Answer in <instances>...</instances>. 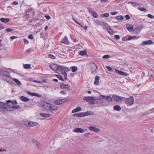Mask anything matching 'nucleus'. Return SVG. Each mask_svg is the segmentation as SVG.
<instances>
[{
    "instance_id": "nucleus-11",
    "label": "nucleus",
    "mask_w": 154,
    "mask_h": 154,
    "mask_svg": "<svg viewBox=\"0 0 154 154\" xmlns=\"http://www.w3.org/2000/svg\"><path fill=\"white\" fill-rule=\"evenodd\" d=\"M65 101L64 100H55L54 102V103L55 104L57 105H60L63 103Z\"/></svg>"
},
{
    "instance_id": "nucleus-32",
    "label": "nucleus",
    "mask_w": 154,
    "mask_h": 154,
    "mask_svg": "<svg viewBox=\"0 0 154 154\" xmlns=\"http://www.w3.org/2000/svg\"><path fill=\"white\" fill-rule=\"evenodd\" d=\"M109 16V14L108 13H106L103 14H102L100 16L102 17H106Z\"/></svg>"
},
{
    "instance_id": "nucleus-3",
    "label": "nucleus",
    "mask_w": 154,
    "mask_h": 154,
    "mask_svg": "<svg viewBox=\"0 0 154 154\" xmlns=\"http://www.w3.org/2000/svg\"><path fill=\"white\" fill-rule=\"evenodd\" d=\"M83 100L87 102H89L91 104L95 103L96 99L93 97H85L83 98Z\"/></svg>"
},
{
    "instance_id": "nucleus-18",
    "label": "nucleus",
    "mask_w": 154,
    "mask_h": 154,
    "mask_svg": "<svg viewBox=\"0 0 154 154\" xmlns=\"http://www.w3.org/2000/svg\"><path fill=\"white\" fill-rule=\"evenodd\" d=\"M7 102L5 103H4L0 102V108H2L6 109Z\"/></svg>"
},
{
    "instance_id": "nucleus-4",
    "label": "nucleus",
    "mask_w": 154,
    "mask_h": 154,
    "mask_svg": "<svg viewBox=\"0 0 154 154\" xmlns=\"http://www.w3.org/2000/svg\"><path fill=\"white\" fill-rule=\"evenodd\" d=\"M3 79L9 83L11 82L12 78L10 76L9 74L6 71H3Z\"/></svg>"
},
{
    "instance_id": "nucleus-16",
    "label": "nucleus",
    "mask_w": 154,
    "mask_h": 154,
    "mask_svg": "<svg viewBox=\"0 0 154 154\" xmlns=\"http://www.w3.org/2000/svg\"><path fill=\"white\" fill-rule=\"evenodd\" d=\"M89 129L91 131H94L96 132H97L100 131L98 128L93 126H90L89 127Z\"/></svg>"
},
{
    "instance_id": "nucleus-5",
    "label": "nucleus",
    "mask_w": 154,
    "mask_h": 154,
    "mask_svg": "<svg viewBox=\"0 0 154 154\" xmlns=\"http://www.w3.org/2000/svg\"><path fill=\"white\" fill-rule=\"evenodd\" d=\"M134 98L132 96H131L125 100V103L127 105H132L134 103Z\"/></svg>"
},
{
    "instance_id": "nucleus-60",
    "label": "nucleus",
    "mask_w": 154,
    "mask_h": 154,
    "mask_svg": "<svg viewBox=\"0 0 154 154\" xmlns=\"http://www.w3.org/2000/svg\"><path fill=\"white\" fill-rule=\"evenodd\" d=\"M80 117H83L85 116L84 113H79Z\"/></svg>"
},
{
    "instance_id": "nucleus-20",
    "label": "nucleus",
    "mask_w": 154,
    "mask_h": 154,
    "mask_svg": "<svg viewBox=\"0 0 154 154\" xmlns=\"http://www.w3.org/2000/svg\"><path fill=\"white\" fill-rule=\"evenodd\" d=\"M153 43L152 41L151 40H148L145 41L144 42H143L142 43V45H151Z\"/></svg>"
},
{
    "instance_id": "nucleus-6",
    "label": "nucleus",
    "mask_w": 154,
    "mask_h": 154,
    "mask_svg": "<svg viewBox=\"0 0 154 154\" xmlns=\"http://www.w3.org/2000/svg\"><path fill=\"white\" fill-rule=\"evenodd\" d=\"M66 67L58 65L56 71V72L58 73H61L63 72L64 70H66Z\"/></svg>"
},
{
    "instance_id": "nucleus-50",
    "label": "nucleus",
    "mask_w": 154,
    "mask_h": 154,
    "mask_svg": "<svg viewBox=\"0 0 154 154\" xmlns=\"http://www.w3.org/2000/svg\"><path fill=\"white\" fill-rule=\"evenodd\" d=\"M14 30L13 29H11L10 28L7 29L6 30V31L7 32H11L12 31Z\"/></svg>"
},
{
    "instance_id": "nucleus-13",
    "label": "nucleus",
    "mask_w": 154,
    "mask_h": 154,
    "mask_svg": "<svg viewBox=\"0 0 154 154\" xmlns=\"http://www.w3.org/2000/svg\"><path fill=\"white\" fill-rule=\"evenodd\" d=\"M74 131L77 133H83L84 132V130L81 128H76L74 130Z\"/></svg>"
},
{
    "instance_id": "nucleus-27",
    "label": "nucleus",
    "mask_w": 154,
    "mask_h": 154,
    "mask_svg": "<svg viewBox=\"0 0 154 154\" xmlns=\"http://www.w3.org/2000/svg\"><path fill=\"white\" fill-rule=\"evenodd\" d=\"M12 80L14 81L17 85L18 86H20L21 85V83L20 82L18 79H16L15 78H13Z\"/></svg>"
},
{
    "instance_id": "nucleus-34",
    "label": "nucleus",
    "mask_w": 154,
    "mask_h": 154,
    "mask_svg": "<svg viewBox=\"0 0 154 154\" xmlns=\"http://www.w3.org/2000/svg\"><path fill=\"white\" fill-rule=\"evenodd\" d=\"M4 151L6 152V153H4V154H5V153L11 154L10 152H9L8 150L7 151V150L6 149H3L2 148H0V152H3Z\"/></svg>"
},
{
    "instance_id": "nucleus-33",
    "label": "nucleus",
    "mask_w": 154,
    "mask_h": 154,
    "mask_svg": "<svg viewBox=\"0 0 154 154\" xmlns=\"http://www.w3.org/2000/svg\"><path fill=\"white\" fill-rule=\"evenodd\" d=\"M126 27L127 29L128 30H131L133 29V27L132 26L130 25H127Z\"/></svg>"
},
{
    "instance_id": "nucleus-23",
    "label": "nucleus",
    "mask_w": 154,
    "mask_h": 154,
    "mask_svg": "<svg viewBox=\"0 0 154 154\" xmlns=\"http://www.w3.org/2000/svg\"><path fill=\"white\" fill-rule=\"evenodd\" d=\"M0 20L2 22L4 23H7L9 21V19L8 18H1L0 19Z\"/></svg>"
},
{
    "instance_id": "nucleus-36",
    "label": "nucleus",
    "mask_w": 154,
    "mask_h": 154,
    "mask_svg": "<svg viewBox=\"0 0 154 154\" xmlns=\"http://www.w3.org/2000/svg\"><path fill=\"white\" fill-rule=\"evenodd\" d=\"M116 18L118 20H122L124 19L123 16L120 15L118 16H117L116 17Z\"/></svg>"
},
{
    "instance_id": "nucleus-35",
    "label": "nucleus",
    "mask_w": 154,
    "mask_h": 154,
    "mask_svg": "<svg viewBox=\"0 0 154 154\" xmlns=\"http://www.w3.org/2000/svg\"><path fill=\"white\" fill-rule=\"evenodd\" d=\"M23 67L25 69H30L31 68V65L29 64H26L23 65Z\"/></svg>"
},
{
    "instance_id": "nucleus-25",
    "label": "nucleus",
    "mask_w": 154,
    "mask_h": 154,
    "mask_svg": "<svg viewBox=\"0 0 154 154\" xmlns=\"http://www.w3.org/2000/svg\"><path fill=\"white\" fill-rule=\"evenodd\" d=\"M94 114V112L92 111H88L84 112V115H85V116H87L89 115H93Z\"/></svg>"
},
{
    "instance_id": "nucleus-57",
    "label": "nucleus",
    "mask_w": 154,
    "mask_h": 154,
    "mask_svg": "<svg viewBox=\"0 0 154 154\" xmlns=\"http://www.w3.org/2000/svg\"><path fill=\"white\" fill-rule=\"evenodd\" d=\"M117 11H114L113 12H111L110 14L111 15H114L116 14H117Z\"/></svg>"
},
{
    "instance_id": "nucleus-14",
    "label": "nucleus",
    "mask_w": 154,
    "mask_h": 154,
    "mask_svg": "<svg viewBox=\"0 0 154 154\" xmlns=\"http://www.w3.org/2000/svg\"><path fill=\"white\" fill-rule=\"evenodd\" d=\"M105 29L107 30V32L112 35H113L114 33V31L111 29L109 26L108 25V27L107 28H104Z\"/></svg>"
},
{
    "instance_id": "nucleus-64",
    "label": "nucleus",
    "mask_w": 154,
    "mask_h": 154,
    "mask_svg": "<svg viewBox=\"0 0 154 154\" xmlns=\"http://www.w3.org/2000/svg\"><path fill=\"white\" fill-rule=\"evenodd\" d=\"M18 4V3L16 1H14L13 3V5H17Z\"/></svg>"
},
{
    "instance_id": "nucleus-2",
    "label": "nucleus",
    "mask_w": 154,
    "mask_h": 154,
    "mask_svg": "<svg viewBox=\"0 0 154 154\" xmlns=\"http://www.w3.org/2000/svg\"><path fill=\"white\" fill-rule=\"evenodd\" d=\"M105 99L106 102L109 103L112 101V98L109 96H105L104 95H100L99 97V99H97L96 100H99V103L100 104H102L104 103V101L102 100Z\"/></svg>"
},
{
    "instance_id": "nucleus-54",
    "label": "nucleus",
    "mask_w": 154,
    "mask_h": 154,
    "mask_svg": "<svg viewBox=\"0 0 154 154\" xmlns=\"http://www.w3.org/2000/svg\"><path fill=\"white\" fill-rule=\"evenodd\" d=\"M39 94L36 93H32L31 96H38Z\"/></svg>"
},
{
    "instance_id": "nucleus-21",
    "label": "nucleus",
    "mask_w": 154,
    "mask_h": 154,
    "mask_svg": "<svg viewBox=\"0 0 154 154\" xmlns=\"http://www.w3.org/2000/svg\"><path fill=\"white\" fill-rule=\"evenodd\" d=\"M87 51L86 50L81 51L79 52V54L81 56L87 55Z\"/></svg>"
},
{
    "instance_id": "nucleus-12",
    "label": "nucleus",
    "mask_w": 154,
    "mask_h": 154,
    "mask_svg": "<svg viewBox=\"0 0 154 154\" xmlns=\"http://www.w3.org/2000/svg\"><path fill=\"white\" fill-rule=\"evenodd\" d=\"M58 65L55 64H52L50 65V67L53 70L56 72Z\"/></svg>"
},
{
    "instance_id": "nucleus-39",
    "label": "nucleus",
    "mask_w": 154,
    "mask_h": 154,
    "mask_svg": "<svg viewBox=\"0 0 154 154\" xmlns=\"http://www.w3.org/2000/svg\"><path fill=\"white\" fill-rule=\"evenodd\" d=\"M93 17L95 18H97V17L98 16V15L97 14L95 11L93 12Z\"/></svg>"
},
{
    "instance_id": "nucleus-58",
    "label": "nucleus",
    "mask_w": 154,
    "mask_h": 154,
    "mask_svg": "<svg viewBox=\"0 0 154 154\" xmlns=\"http://www.w3.org/2000/svg\"><path fill=\"white\" fill-rule=\"evenodd\" d=\"M66 70H64V71L63 72H61V73H62L63 75L65 76H67V73L65 72V71Z\"/></svg>"
},
{
    "instance_id": "nucleus-10",
    "label": "nucleus",
    "mask_w": 154,
    "mask_h": 154,
    "mask_svg": "<svg viewBox=\"0 0 154 154\" xmlns=\"http://www.w3.org/2000/svg\"><path fill=\"white\" fill-rule=\"evenodd\" d=\"M57 109V107L53 104H51L50 106L49 107V110L52 111H56Z\"/></svg>"
},
{
    "instance_id": "nucleus-47",
    "label": "nucleus",
    "mask_w": 154,
    "mask_h": 154,
    "mask_svg": "<svg viewBox=\"0 0 154 154\" xmlns=\"http://www.w3.org/2000/svg\"><path fill=\"white\" fill-rule=\"evenodd\" d=\"M99 81L95 80L94 82V84L96 85H99Z\"/></svg>"
},
{
    "instance_id": "nucleus-19",
    "label": "nucleus",
    "mask_w": 154,
    "mask_h": 154,
    "mask_svg": "<svg viewBox=\"0 0 154 154\" xmlns=\"http://www.w3.org/2000/svg\"><path fill=\"white\" fill-rule=\"evenodd\" d=\"M28 125L27 126L28 127H33L34 126H35L36 125V123L34 122H28Z\"/></svg>"
},
{
    "instance_id": "nucleus-56",
    "label": "nucleus",
    "mask_w": 154,
    "mask_h": 154,
    "mask_svg": "<svg viewBox=\"0 0 154 154\" xmlns=\"http://www.w3.org/2000/svg\"><path fill=\"white\" fill-rule=\"evenodd\" d=\"M125 18L126 20H129L130 19V17L128 15H127L125 16Z\"/></svg>"
},
{
    "instance_id": "nucleus-53",
    "label": "nucleus",
    "mask_w": 154,
    "mask_h": 154,
    "mask_svg": "<svg viewBox=\"0 0 154 154\" xmlns=\"http://www.w3.org/2000/svg\"><path fill=\"white\" fill-rule=\"evenodd\" d=\"M32 51V49L31 48H29L28 50H26V51L27 53H29L31 52Z\"/></svg>"
},
{
    "instance_id": "nucleus-40",
    "label": "nucleus",
    "mask_w": 154,
    "mask_h": 154,
    "mask_svg": "<svg viewBox=\"0 0 154 154\" xmlns=\"http://www.w3.org/2000/svg\"><path fill=\"white\" fill-rule=\"evenodd\" d=\"M110 57V55H109L107 54L104 55L103 57V58L104 59H107L109 58Z\"/></svg>"
},
{
    "instance_id": "nucleus-28",
    "label": "nucleus",
    "mask_w": 154,
    "mask_h": 154,
    "mask_svg": "<svg viewBox=\"0 0 154 154\" xmlns=\"http://www.w3.org/2000/svg\"><path fill=\"white\" fill-rule=\"evenodd\" d=\"M114 109L117 111H120L121 110V107L119 105H116L114 106Z\"/></svg>"
},
{
    "instance_id": "nucleus-42",
    "label": "nucleus",
    "mask_w": 154,
    "mask_h": 154,
    "mask_svg": "<svg viewBox=\"0 0 154 154\" xmlns=\"http://www.w3.org/2000/svg\"><path fill=\"white\" fill-rule=\"evenodd\" d=\"M94 66L95 67V68L94 69L92 70V72H96L97 71V66L95 64L94 65Z\"/></svg>"
},
{
    "instance_id": "nucleus-61",
    "label": "nucleus",
    "mask_w": 154,
    "mask_h": 154,
    "mask_svg": "<svg viewBox=\"0 0 154 154\" xmlns=\"http://www.w3.org/2000/svg\"><path fill=\"white\" fill-rule=\"evenodd\" d=\"M88 9L89 12L91 13L93 12V9L91 8H88Z\"/></svg>"
},
{
    "instance_id": "nucleus-48",
    "label": "nucleus",
    "mask_w": 154,
    "mask_h": 154,
    "mask_svg": "<svg viewBox=\"0 0 154 154\" xmlns=\"http://www.w3.org/2000/svg\"><path fill=\"white\" fill-rule=\"evenodd\" d=\"M114 38L116 39L119 40L120 38V36L119 35H116L114 36Z\"/></svg>"
},
{
    "instance_id": "nucleus-52",
    "label": "nucleus",
    "mask_w": 154,
    "mask_h": 154,
    "mask_svg": "<svg viewBox=\"0 0 154 154\" xmlns=\"http://www.w3.org/2000/svg\"><path fill=\"white\" fill-rule=\"evenodd\" d=\"M28 37L29 38L31 39H32L33 38V36L31 34L29 35L28 36Z\"/></svg>"
},
{
    "instance_id": "nucleus-41",
    "label": "nucleus",
    "mask_w": 154,
    "mask_h": 154,
    "mask_svg": "<svg viewBox=\"0 0 154 154\" xmlns=\"http://www.w3.org/2000/svg\"><path fill=\"white\" fill-rule=\"evenodd\" d=\"M139 10L140 11H143L144 12H146V9L143 8H140Z\"/></svg>"
},
{
    "instance_id": "nucleus-38",
    "label": "nucleus",
    "mask_w": 154,
    "mask_h": 154,
    "mask_svg": "<svg viewBox=\"0 0 154 154\" xmlns=\"http://www.w3.org/2000/svg\"><path fill=\"white\" fill-rule=\"evenodd\" d=\"M122 40L123 41H127L129 40V39H128L127 36H126L125 37H123L122 38Z\"/></svg>"
},
{
    "instance_id": "nucleus-1",
    "label": "nucleus",
    "mask_w": 154,
    "mask_h": 154,
    "mask_svg": "<svg viewBox=\"0 0 154 154\" xmlns=\"http://www.w3.org/2000/svg\"><path fill=\"white\" fill-rule=\"evenodd\" d=\"M6 109L9 111H13L15 109L19 108L18 105H17V102L16 101H11V100L7 101Z\"/></svg>"
},
{
    "instance_id": "nucleus-51",
    "label": "nucleus",
    "mask_w": 154,
    "mask_h": 154,
    "mask_svg": "<svg viewBox=\"0 0 154 154\" xmlns=\"http://www.w3.org/2000/svg\"><path fill=\"white\" fill-rule=\"evenodd\" d=\"M77 111H79L81 110V108L80 107H76V108L75 109Z\"/></svg>"
},
{
    "instance_id": "nucleus-44",
    "label": "nucleus",
    "mask_w": 154,
    "mask_h": 154,
    "mask_svg": "<svg viewBox=\"0 0 154 154\" xmlns=\"http://www.w3.org/2000/svg\"><path fill=\"white\" fill-rule=\"evenodd\" d=\"M48 57H50L52 59H54L55 58V57L53 55H52L51 54H49L48 55Z\"/></svg>"
},
{
    "instance_id": "nucleus-31",
    "label": "nucleus",
    "mask_w": 154,
    "mask_h": 154,
    "mask_svg": "<svg viewBox=\"0 0 154 154\" xmlns=\"http://www.w3.org/2000/svg\"><path fill=\"white\" fill-rule=\"evenodd\" d=\"M70 69L73 72H74L76 71L77 70V67L75 66H72L71 67Z\"/></svg>"
},
{
    "instance_id": "nucleus-59",
    "label": "nucleus",
    "mask_w": 154,
    "mask_h": 154,
    "mask_svg": "<svg viewBox=\"0 0 154 154\" xmlns=\"http://www.w3.org/2000/svg\"><path fill=\"white\" fill-rule=\"evenodd\" d=\"M45 17L47 19L49 20L50 19V17L49 15H45Z\"/></svg>"
},
{
    "instance_id": "nucleus-17",
    "label": "nucleus",
    "mask_w": 154,
    "mask_h": 154,
    "mask_svg": "<svg viewBox=\"0 0 154 154\" xmlns=\"http://www.w3.org/2000/svg\"><path fill=\"white\" fill-rule=\"evenodd\" d=\"M50 104L51 103H45L43 104V107L44 108L49 110Z\"/></svg>"
},
{
    "instance_id": "nucleus-7",
    "label": "nucleus",
    "mask_w": 154,
    "mask_h": 154,
    "mask_svg": "<svg viewBox=\"0 0 154 154\" xmlns=\"http://www.w3.org/2000/svg\"><path fill=\"white\" fill-rule=\"evenodd\" d=\"M112 99H113L114 100L117 101H119L122 100L124 99V98L122 97H121L116 94H113L112 96Z\"/></svg>"
},
{
    "instance_id": "nucleus-24",
    "label": "nucleus",
    "mask_w": 154,
    "mask_h": 154,
    "mask_svg": "<svg viewBox=\"0 0 154 154\" xmlns=\"http://www.w3.org/2000/svg\"><path fill=\"white\" fill-rule=\"evenodd\" d=\"M40 116L42 117L47 118L48 117L51 116V115L50 114L47 113H41L40 114Z\"/></svg>"
},
{
    "instance_id": "nucleus-49",
    "label": "nucleus",
    "mask_w": 154,
    "mask_h": 154,
    "mask_svg": "<svg viewBox=\"0 0 154 154\" xmlns=\"http://www.w3.org/2000/svg\"><path fill=\"white\" fill-rule=\"evenodd\" d=\"M32 81L33 82L37 83H41V81H37L36 80H32Z\"/></svg>"
},
{
    "instance_id": "nucleus-30",
    "label": "nucleus",
    "mask_w": 154,
    "mask_h": 154,
    "mask_svg": "<svg viewBox=\"0 0 154 154\" xmlns=\"http://www.w3.org/2000/svg\"><path fill=\"white\" fill-rule=\"evenodd\" d=\"M138 38V37L135 36L129 35L128 37V39H129V40H131L132 39H137Z\"/></svg>"
},
{
    "instance_id": "nucleus-29",
    "label": "nucleus",
    "mask_w": 154,
    "mask_h": 154,
    "mask_svg": "<svg viewBox=\"0 0 154 154\" xmlns=\"http://www.w3.org/2000/svg\"><path fill=\"white\" fill-rule=\"evenodd\" d=\"M34 143L38 148L40 149L41 148V145L38 142L35 141Z\"/></svg>"
},
{
    "instance_id": "nucleus-43",
    "label": "nucleus",
    "mask_w": 154,
    "mask_h": 154,
    "mask_svg": "<svg viewBox=\"0 0 154 154\" xmlns=\"http://www.w3.org/2000/svg\"><path fill=\"white\" fill-rule=\"evenodd\" d=\"M106 68L109 71H112V68L110 67H109V66H106Z\"/></svg>"
},
{
    "instance_id": "nucleus-15",
    "label": "nucleus",
    "mask_w": 154,
    "mask_h": 154,
    "mask_svg": "<svg viewBox=\"0 0 154 154\" xmlns=\"http://www.w3.org/2000/svg\"><path fill=\"white\" fill-rule=\"evenodd\" d=\"M61 42L63 43L66 44L67 45L69 44V42L68 38L66 36L62 40Z\"/></svg>"
},
{
    "instance_id": "nucleus-9",
    "label": "nucleus",
    "mask_w": 154,
    "mask_h": 154,
    "mask_svg": "<svg viewBox=\"0 0 154 154\" xmlns=\"http://www.w3.org/2000/svg\"><path fill=\"white\" fill-rule=\"evenodd\" d=\"M60 87L62 89H65L67 91L70 90V85L68 84L62 83L60 85Z\"/></svg>"
},
{
    "instance_id": "nucleus-45",
    "label": "nucleus",
    "mask_w": 154,
    "mask_h": 154,
    "mask_svg": "<svg viewBox=\"0 0 154 154\" xmlns=\"http://www.w3.org/2000/svg\"><path fill=\"white\" fill-rule=\"evenodd\" d=\"M90 133H86L84 134V136L85 137H89V135H90Z\"/></svg>"
},
{
    "instance_id": "nucleus-37",
    "label": "nucleus",
    "mask_w": 154,
    "mask_h": 154,
    "mask_svg": "<svg viewBox=\"0 0 154 154\" xmlns=\"http://www.w3.org/2000/svg\"><path fill=\"white\" fill-rule=\"evenodd\" d=\"M56 77L60 80H61L62 81H64L63 79L62 78V76L60 75H56Z\"/></svg>"
},
{
    "instance_id": "nucleus-55",
    "label": "nucleus",
    "mask_w": 154,
    "mask_h": 154,
    "mask_svg": "<svg viewBox=\"0 0 154 154\" xmlns=\"http://www.w3.org/2000/svg\"><path fill=\"white\" fill-rule=\"evenodd\" d=\"M25 18L26 19V20H27L29 18V15L27 14L25 15Z\"/></svg>"
},
{
    "instance_id": "nucleus-26",
    "label": "nucleus",
    "mask_w": 154,
    "mask_h": 154,
    "mask_svg": "<svg viewBox=\"0 0 154 154\" xmlns=\"http://www.w3.org/2000/svg\"><path fill=\"white\" fill-rule=\"evenodd\" d=\"M115 71L116 72L118 73L119 74L121 75H126L127 74L126 73H125L124 72L122 71H119L117 69H116Z\"/></svg>"
},
{
    "instance_id": "nucleus-46",
    "label": "nucleus",
    "mask_w": 154,
    "mask_h": 154,
    "mask_svg": "<svg viewBox=\"0 0 154 154\" xmlns=\"http://www.w3.org/2000/svg\"><path fill=\"white\" fill-rule=\"evenodd\" d=\"M147 16L149 18L153 19L154 18V16L150 14H149L147 15Z\"/></svg>"
},
{
    "instance_id": "nucleus-63",
    "label": "nucleus",
    "mask_w": 154,
    "mask_h": 154,
    "mask_svg": "<svg viewBox=\"0 0 154 154\" xmlns=\"http://www.w3.org/2000/svg\"><path fill=\"white\" fill-rule=\"evenodd\" d=\"M99 77L98 76H96L95 77V80L99 81Z\"/></svg>"
},
{
    "instance_id": "nucleus-8",
    "label": "nucleus",
    "mask_w": 154,
    "mask_h": 154,
    "mask_svg": "<svg viewBox=\"0 0 154 154\" xmlns=\"http://www.w3.org/2000/svg\"><path fill=\"white\" fill-rule=\"evenodd\" d=\"M96 24L102 26L103 28H107L108 27V25L104 22H101L99 20H97L95 22Z\"/></svg>"
},
{
    "instance_id": "nucleus-62",
    "label": "nucleus",
    "mask_w": 154,
    "mask_h": 154,
    "mask_svg": "<svg viewBox=\"0 0 154 154\" xmlns=\"http://www.w3.org/2000/svg\"><path fill=\"white\" fill-rule=\"evenodd\" d=\"M17 37L16 36H13L10 37V39L11 40H13L15 38H17Z\"/></svg>"
},
{
    "instance_id": "nucleus-22",
    "label": "nucleus",
    "mask_w": 154,
    "mask_h": 154,
    "mask_svg": "<svg viewBox=\"0 0 154 154\" xmlns=\"http://www.w3.org/2000/svg\"><path fill=\"white\" fill-rule=\"evenodd\" d=\"M20 98L21 100L24 102H27L29 100V98L24 96H21L20 97Z\"/></svg>"
}]
</instances>
